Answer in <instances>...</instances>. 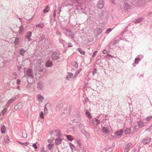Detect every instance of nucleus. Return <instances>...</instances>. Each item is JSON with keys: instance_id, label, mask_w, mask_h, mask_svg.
<instances>
[{"instance_id": "nucleus-20", "label": "nucleus", "mask_w": 152, "mask_h": 152, "mask_svg": "<svg viewBox=\"0 0 152 152\" xmlns=\"http://www.w3.org/2000/svg\"><path fill=\"white\" fill-rule=\"evenodd\" d=\"M100 122L99 120L95 119L93 121V124L94 126H97L100 123Z\"/></svg>"}, {"instance_id": "nucleus-1", "label": "nucleus", "mask_w": 152, "mask_h": 152, "mask_svg": "<svg viewBox=\"0 0 152 152\" xmlns=\"http://www.w3.org/2000/svg\"><path fill=\"white\" fill-rule=\"evenodd\" d=\"M77 3V5L76 6V10H81L84 13H85V10L83 9V5L84 3H85V1L83 2H82L81 1H80L81 3H78L77 2V0H74Z\"/></svg>"}, {"instance_id": "nucleus-19", "label": "nucleus", "mask_w": 152, "mask_h": 152, "mask_svg": "<svg viewBox=\"0 0 152 152\" xmlns=\"http://www.w3.org/2000/svg\"><path fill=\"white\" fill-rule=\"evenodd\" d=\"M54 146V144H49L47 145L48 149L50 151H52Z\"/></svg>"}, {"instance_id": "nucleus-23", "label": "nucleus", "mask_w": 152, "mask_h": 152, "mask_svg": "<svg viewBox=\"0 0 152 152\" xmlns=\"http://www.w3.org/2000/svg\"><path fill=\"white\" fill-rule=\"evenodd\" d=\"M73 74L70 72H69L68 75H67L66 77V78L67 80H69L71 78L72 76H73Z\"/></svg>"}, {"instance_id": "nucleus-25", "label": "nucleus", "mask_w": 152, "mask_h": 152, "mask_svg": "<svg viewBox=\"0 0 152 152\" xmlns=\"http://www.w3.org/2000/svg\"><path fill=\"white\" fill-rule=\"evenodd\" d=\"M67 139L69 141H72L73 140V138L72 136L71 135H66Z\"/></svg>"}, {"instance_id": "nucleus-46", "label": "nucleus", "mask_w": 152, "mask_h": 152, "mask_svg": "<svg viewBox=\"0 0 152 152\" xmlns=\"http://www.w3.org/2000/svg\"><path fill=\"white\" fill-rule=\"evenodd\" d=\"M118 42V40H115L112 43V45H115Z\"/></svg>"}, {"instance_id": "nucleus-22", "label": "nucleus", "mask_w": 152, "mask_h": 152, "mask_svg": "<svg viewBox=\"0 0 152 152\" xmlns=\"http://www.w3.org/2000/svg\"><path fill=\"white\" fill-rule=\"evenodd\" d=\"M36 26L37 27H38L42 29L45 26L43 23H41L36 24Z\"/></svg>"}, {"instance_id": "nucleus-49", "label": "nucleus", "mask_w": 152, "mask_h": 152, "mask_svg": "<svg viewBox=\"0 0 152 152\" xmlns=\"http://www.w3.org/2000/svg\"><path fill=\"white\" fill-rule=\"evenodd\" d=\"M112 29L110 28H109L106 30V33L108 34L109 33L112 31Z\"/></svg>"}, {"instance_id": "nucleus-31", "label": "nucleus", "mask_w": 152, "mask_h": 152, "mask_svg": "<svg viewBox=\"0 0 152 152\" xmlns=\"http://www.w3.org/2000/svg\"><path fill=\"white\" fill-rule=\"evenodd\" d=\"M37 97L39 101H42L44 99L43 97L40 94L38 95Z\"/></svg>"}, {"instance_id": "nucleus-64", "label": "nucleus", "mask_w": 152, "mask_h": 152, "mask_svg": "<svg viewBox=\"0 0 152 152\" xmlns=\"http://www.w3.org/2000/svg\"><path fill=\"white\" fill-rule=\"evenodd\" d=\"M103 53L104 54H106L107 53L106 50L104 49L103 51Z\"/></svg>"}, {"instance_id": "nucleus-30", "label": "nucleus", "mask_w": 152, "mask_h": 152, "mask_svg": "<svg viewBox=\"0 0 152 152\" xmlns=\"http://www.w3.org/2000/svg\"><path fill=\"white\" fill-rule=\"evenodd\" d=\"M55 132L56 134V136H57L58 137L61 136V132L58 129H56L55 130Z\"/></svg>"}, {"instance_id": "nucleus-29", "label": "nucleus", "mask_w": 152, "mask_h": 152, "mask_svg": "<svg viewBox=\"0 0 152 152\" xmlns=\"http://www.w3.org/2000/svg\"><path fill=\"white\" fill-rule=\"evenodd\" d=\"M144 123L142 121H139L138 122V126L140 127H142L144 126Z\"/></svg>"}, {"instance_id": "nucleus-28", "label": "nucleus", "mask_w": 152, "mask_h": 152, "mask_svg": "<svg viewBox=\"0 0 152 152\" xmlns=\"http://www.w3.org/2000/svg\"><path fill=\"white\" fill-rule=\"evenodd\" d=\"M85 113L86 115L89 118H91V114L88 110H86Z\"/></svg>"}, {"instance_id": "nucleus-12", "label": "nucleus", "mask_w": 152, "mask_h": 152, "mask_svg": "<svg viewBox=\"0 0 152 152\" xmlns=\"http://www.w3.org/2000/svg\"><path fill=\"white\" fill-rule=\"evenodd\" d=\"M66 33L69 35L73 39L75 38L74 34L70 30H69L68 29H67Z\"/></svg>"}, {"instance_id": "nucleus-36", "label": "nucleus", "mask_w": 152, "mask_h": 152, "mask_svg": "<svg viewBox=\"0 0 152 152\" xmlns=\"http://www.w3.org/2000/svg\"><path fill=\"white\" fill-rule=\"evenodd\" d=\"M49 10V7L48 6H47L44 9L43 12H48Z\"/></svg>"}, {"instance_id": "nucleus-27", "label": "nucleus", "mask_w": 152, "mask_h": 152, "mask_svg": "<svg viewBox=\"0 0 152 152\" xmlns=\"http://www.w3.org/2000/svg\"><path fill=\"white\" fill-rule=\"evenodd\" d=\"M71 64L72 65L74 66L76 68H77L78 67V64L75 61H74L72 62Z\"/></svg>"}, {"instance_id": "nucleus-50", "label": "nucleus", "mask_w": 152, "mask_h": 152, "mask_svg": "<svg viewBox=\"0 0 152 152\" xmlns=\"http://www.w3.org/2000/svg\"><path fill=\"white\" fill-rule=\"evenodd\" d=\"M151 118H152V115L151 116H150L149 117H147L145 118V120L146 121H150L151 120Z\"/></svg>"}, {"instance_id": "nucleus-40", "label": "nucleus", "mask_w": 152, "mask_h": 152, "mask_svg": "<svg viewBox=\"0 0 152 152\" xmlns=\"http://www.w3.org/2000/svg\"><path fill=\"white\" fill-rule=\"evenodd\" d=\"M88 102H89V99L87 97L84 98V100H83V102L84 105H85Z\"/></svg>"}, {"instance_id": "nucleus-43", "label": "nucleus", "mask_w": 152, "mask_h": 152, "mask_svg": "<svg viewBox=\"0 0 152 152\" xmlns=\"http://www.w3.org/2000/svg\"><path fill=\"white\" fill-rule=\"evenodd\" d=\"M72 150L73 149H75V148L74 145L70 142L69 144Z\"/></svg>"}, {"instance_id": "nucleus-59", "label": "nucleus", "mask_w": 152, "mask_h": 152, "mask_svg": "<svg viewBox=\"0 0 152 152\" xmlns=\"http://www.w3.org/2000/svg\"><path fill=\"white\" fill-rule=\"evenodd\" d=\"M56 34L57 35H60V36L61 35V33L58 31H57L56 32Z\"/></svg>"}, {"instance_id": "nucleus-60", "label": "nucleus", "mask_w": 152, "mask_h": 152, "mask_svg": "<svg viewBox=\"0 0 152 152\" xmlns=\"http://www.w3.org/2000/svg\"><path fill=\"white\" fill-rule=\"evenodd\" d=\"M20 80L19 79H18L17 80V84L18 85H19L20 83Z\"/></svg>"}, {"instance_id": "nucleus-53", "label": "nucleus", "mask_w": 152, "mask_h": 152, "mask_svg": "<svg viewBox=\"0 0 152 152\" xmlns=\"http://www.w3.org/2000/svg\"><path fill=\"white\" fill-rule=\"evenodd\" d=\"M32 146L35 149H37V146L35 143H34L32 145Z\"/></svg>"}, {"instance_id": "nucleus-38", "label": "nucleus", "mask_w": 152, "mask_h": 152, "mask_svg": "<svg viewBox=\"0 0 152 152\" xmlns=\"http://www.w3.org/2000/svg\"><path fill=\"white\" fill-rule=\"evenodd\" d=\"M19 42V38L18 37L15 38V41L14 43L16 45H17L18 44Z\"/></svg>"}, {"instance_id": "nucleus-6", "label": "nucleus", "mask_w": 152, "mask_h": 152, "mask_svg": "<svg viewBox=\"0 0 152 152\" xmlns=\"http://www.w3.org/2000/svg\"><path fill=\"white\" fill-rule=\"evenodd\" d=\"M151 138L148 137H146L142 139V142L144 143V144H148L151 140Z\"/></svg>"}, {"instance_id": "nucleus-61", "label": "nucleus", "mask_w": 152, "mask_h": 152, "mask_svg": "<svg viewBox=\"0 0 152 152\" xmlns=\"http://www.w3.org/2000/svg\"><path fill=\"white\" fill-rule=\"evenodd\" d=\"M77 1L78 3H81L80 1L83 2H84V1H85V0H77Z\"/></svg>"}, {"instance_id": "nucleus-56", "label": "nucleus", "mask_w": 152, "mask_h": 152, "mask_svg": "<svg viewBox=\"0 0 152 152\" xmlns=\"http://www.w3.org/2000/svg\"><path fill=\"white\" fill-rule=\"evenodd\" d=\"M97 52V50H95V51H94V52L93 53V55H92V58H94V57L95 55H96V53Z\"/></svg>"}, {"instance_id": "nucleus-62", "label": "nucleus", "mask_w": 152, "mask_h": 152, "mask_svg": "<svg viewBox=\"0 0 152 152\" xmlns=\"http://www.w3.org/2000/svg\"><path fill=\"white\" fill-rule=\"evenodd\" d=\"M107 57L108 58H113V57L112 55L110 54H107Z\"/></svg>"}, {"instance_id": "nucleus-58", "label": "nucleus", "mask_w": 152, "mask_h": 152, "mask_svg": "<svg viewBox=\"0 0 152 152\" xmlns=\"http://www.w3.org/2000/svg\"><path fill=\"white\" fill-rule=\"evenodd\" d=\"M96 69H95L94 70L92 71V74L93 75H94L95 73H96Z\"/></svg>"}, {"instance_id": "nucleus-37", "label": "nucleus", "mask_w": 152, "mask_h": 152, "mask_svg": "<svg viewBox=\"0 0 152 152\" xmlns=\"http://www.w3.org/2000/svg\"><path fill=\"white\" fill-rule=\"evenodd\" d=\"M22 136L23 138H26L27 137V134L26 131L25 130L22 132Z\"/></svg>"}, {"instance_id": "nucleus-7", "label": "nucleus", "mask_w": 152, "mask_h": 152, "mask_svg": "<svg viewBox=\"0 0 152 152\" xmlns=\"http://www.w3.org/2000/svg\"><path fill=\"white\" fill-rule=\"evenodd\" d=\"M124 9L125 10H127L131 8L132 6L127 3L125 2L123 5Z\"/></svg>"}, {"instance_id": "nucleus-42", "label": "nucleus", "mask_w": 152, "mask_h": 152, "mask_svg": "<svg viewBox=\"0 0 152 152\" xmlns=\"http://www.w3.org/2000/svg\"><path fill=\"white\" fill-rule=\"evenodd\" d=\"M81 69H79L76 72L75 74L74 75V77H73V78H74L77 75L80 73L81 71Z\"/></svg>"}, {"instance_id": "nucleus-3", "label": "nucleus", "mask_w": 152, "mask_h": 152, "mask_svg": "<svg viewBox=\"0 0 152 152\" xmlns=\"http://www.w3.org/2000/svg\"><path fill=\"white\" fill-rule=\"evenodd\" d=\"M26 74L28 77H30L31 78H33L34 75L32 70L31 69H29L27 70Z\"/></svg>"}, {"instance_id": "nucleus-32", "label": "nucleus", "mask_w": 152, "mask_h": 152, "mask_svg": "<svg viewBox=\"0 0 152 152\" xmlns=\"http://www.w3.org/2000/svg\"><path fill=\"white\" fill-rule=\"evenodd\" d=\"M4 141L5 143H9L10 142L8 136L6 137L5 138H4Z\"/></svg>"}, {"instance_id": "nucleus-16", "label": "nucleus", "mask_w": 152, "mask_h": 152, "mask_svg": "<svg viewBox=\"0 0 152 152\" xmlns=\"http://www.w3.org/2000/svg\"><path fill=\"white\" fill-rule=\"evenodd\" d=\"M24 31V29L23 26V25H21L19 27V31L18 33L20 34H22L23 31Z\"/></svg>"}, {"instance_id": "nucleus-2", "label": "nucleus", "mask_w": 152, "mask_h": 152, "mask_svg": "<svg viewBox=\"0 0 152 152\" xmlns=\"http://www.w3.org/2000/svg\"><path fill=\"white\" fill-rule=\"evenodd\" d=\"M60 53L59 52L54 51L53 52L51 55L52 59L54 60H56L60 58Z\"/></svg>"}, {"instance_id": "nucleus-14", "label": "nucleus", "mask_w": 152, "mask_h": 152, "mask_svg": "<svg viewBox=\"0 0 152 152\" xmlns=\"http://www.w3.org/2000/svg\"><path fill=\"white\" fill-rule=\"evenodd\" d=\"M131 129L130 128H126L124 131L125 134L126 135H129L131 134Z\"/></svg>"}, {"instance_id": "nucleus-11", "label": "nucleus", "mask_w": 152, "mask_h": 152, "mask_svg": "<svg viewBox=\"0 0 152 152\" xmlns=\"http://www.w3.org/2000/svg\"><path fill=\"white\" fill-rule=\"evenodd\" d=\"M62 140L60 138L57 137L56 138L55 142V144L57 145H59L61 143Z\"/></svg>"}, {"instance_id": "nucleus-18", "label": "nucleus", "mask_w": 152, "mask_h": 152, "mask_svg": "<svg viewBox=\"0 0 152 152\" xmlns=\"http://www.w3.org/2000/svg\"><path fill=\"white\" fill-rule=\"evenodd\" d=\"M143 19V18L142 17H141L139 18L138 19L135 20L134 22L135 24H137L140 23L142 21V20Z\"/></svg>"}, {"instance_id": "nucleus-8", "label": "nucleus", "mask_w": 152, "mask_h": 152, "mask_svg": "<svg viewBox=\"0 0 152 152\" xmlns=\"http://www.w3.org/2000/svg\"><path fill=\"white\" fill-rule=\"evenodd\" d=\"M27 34L26 35L25 37L26 39H28L29 41H30L31 40V36L32 33L30 31H29L27 33Z\"/></svg>"}, {"instance_id": "nucleus-55", "label": "nucleus", "mask_w": 152, "mask_h": 152, "mask_svg": "<svg viewBox=\"0 0 152 152\" xmlns=\"http://www.w3.org/2000/svg\"><path fill=\"white\" fill-rule=\"evenodd\" d=\"M25 114L27 116H28L29 115V111L28 109L26 110L25 111Z\"/></svg>"}, {"instance_id": "nucleus-17", "label": "nucleus", "mask_w": 152, "mask_h": 152, "mask_svg": "<svg viewBox=\"0 0 152 152\" xmlns=\"http://www.w3.org/2000/svg\"><path fill=\"white\" fill-rule=\"evenodd\" d=\"M124 132V131L122 129H121L118 131H116L115 132V134L117 136L121 135Z\"/></svg>"}, {"instance_id": "nucleus-41", "label": "nucleus", "mask_w": 152, "mask_h": 152, "mask_svg": "<svg viewBox=\"0 0 152 152\" xmlns=\"http://www.w3.org/2000/svg\"><path fill=\"white\" fill-rule=\"evenodd\" d=\"M146 2V0H139V3L142 4H145Z\"/></svg>"}, {"instance_id": "nucleus-5", "label": "nucleus", "mask_w": 152, "mask_h": 152, "mask_svg": "<svg viewBox=\"0 0 152 152\" xmlns=\"http://www.w3.org/2000/svg\"><path fill=\"white\" fill-rule=\"evenodd\" d=\"M104 4L103 0H99L97 4V7L98 8L101 9L103 7Z\"/></svg>"}, {"instance_id": "nucleus-21", "label": "nucleus", "mask_w": 152, "mask_h": 152, "mask_svg": "<svg viewBox=\"0 0 152 152\" xmlns=\"http://www.w3.org/2000/svg\"><path fill=\"white\" fill-rule=\"evenodd\" d=\"M96 34L97 35L101 34L102 32V29L100 28H96Z\"/></svg>"}, {"instance_id": "nucleus-9", "label": "nucleus", "mask_w": 152, "mask_h": 152, "mask_svg": "<svg viewBox=\"0 0 152 152\" xmlns=\"http://www.w3.org/2000/svg\"><path fill=\"white\" fill-rule=\"evenodd\" d=\"M53 65V62L50 60H48L45 63V66L47 67H51Z\"/></svg>"}, {"instance_id": "nucleus-63", "label": "nucleus", "mask_w": 152, "mask_h": 152, "mask_svg": "<svg viewBox=\"0 0 152 152\" xmlns=\"http://www.w3.org/2000/svg\"><path fill=\"white\" fill-rule=\"evenodd\" d=\"M53 132V130H50L49 132L50 134H52Z\"/></svg>"}, {"instance_id": "nucleus-26", "label": "nucleus", "mask_w": 152, "mask_h": 152, "mask_svg": "<svg viewBox=\"0 0 152 152\" xmlns=\"http://www.w3.org/2000/svg\"><path fill=\"white\" fill-rule=\"evenodd\" d=\"M26 51L23 49L21 48L19 51V53L22 56H23L25 53Z\"/></svg>"}, {"instance_id": "nucleus-45", "label": "nucleus", "mask_w": 152, "mask_h": 152, "mask_svg": "<svg viewBox=\"0 0 152 152\" xmlns=\"http://www.w3.org/2000/svg\"><path fill=\"white\" fill-rule=\"evenodd\" d=\"M47 110H48L47 109V107H45L44 111V113L45 115H46L47 114V113H48Z\"/></svg>"}, {"instance_id": "nucleus-24", "label": "nucleus", "mask_w": 152, "mask_h": 152, "mask_svg": "<svg viewBox=\"0 0 152 152\" xmlns=\"http://www.w3.org/2000/svg\"><path fill=\"white\" fill-rule=\"evenodd\" d=\"M5 127L4 125H3L1 127V132L2 134H4L6 132Z\"/></svg>"}, {"instance_id": "nucleus-13", "label": "nucleus", "mask_w": 152, "mask_h": 152, "mask_svg": "<svg viewBox=\"0 0 152 152\" xmlns=\"http://www.w3.org/2000/svg\"><path fill=\"white\" fill-rule=\"evenodd\" d=\"M43 86V83L42 82H39L37 83V88L39 90H41Z\"/></svg>"}, {"instance_id": "nucleus-54", "label": "nucleus", "mask_w": 152, "mask_h": 152, "mask_svg": "<svg viewBox=\"0 0 152 152\" xmlns=\"http://www.w3.org/2000/svg\"><path fill=\"white\" fill-rule=\"evenodd\" d=\"M147 16L150 17H152V12H150L147 13Z\"/></svg>"}, {"instance_id": "nucleus-44", "label": "nucleus", "mask_w": 152, "mask_h": 152, "mask_svg": "<svg viewBox=\"0 0 152 152\" xmlns=\"http://www.w3.org/2000/svg\"><path fill=\"white\" fill-rule=\"evenodd\" d=\"M79 129H83L84 128V125L83 124H80L79 126Z\"/></svg>"}, {"instance_id": "nucleus-4", "label": "nucleus", "mask_w": 152, "mask_h": 152, "mask_svg": "<svg viewBox=\"0 0 152 152\" xmlns=\"http://www.w3.org/2000/svg\"><path fill=\"white\" fill-rule=\"evenodd\" d=\"M17 98L18 97L16 96L15 97L11 98L7 103L6 104V107H9L10 105L14 101H16L17 99Z\"/></svg>"}, {"instance_id": "nucleus-57", "label": "nucleus", "mask_w": 152, "mask_h": 152, "mask_svg": "<svg viewBox=\"0 0 152 152\" xmlns=\"http://www.w3.org/2000/svg\"><path fill=\"white\" fill-rule=\"evenodd\" d=\"M77 142L79 146H81L82 145V144L81 143V141L80 140H77Z\"/></svg>"}, {"instance_id": "nucleus-33", "label": "nucleus", "mask_w": 152, "mask_h": 152, "mask_svg": "<svg viewBox=\"0 0 152 152\" xmlns=\"http://www.w3.org/2000/svg\"><path fill=\"white\" fill-rule=\"evenodd\" d=\"M141 59L140 58H137L135 59L134 63L137 64L139 63V62L141 60Z\"/></svg>"}, {"instance_id": "nucleus-39", "label": "nucleus", "mask_w": 152, "mask_h": 152, "mask_svg": "<svg viewBox=\"0 0 152 152\" xmlns=\"http://www.w3.org/2000/svg\"><path fill=\"white\" fill-rule=\"evenodd\" d=\"M78 50L79 52L82 55H84L85 53V52L84 51L82 50L81 48H79L78 49Z\"/></svg>"}, {"instance_id": "nucleus-15", "label": "nucleus", "mask_w": 152, "mask_h": 152, "mask_svg": "<svg viewBox=\"0 0 152 152\" xmlns=\"http://www.w3.org/2000/svg\"><path fill=\"white\" fill-rule=\"evenodd\" d=\"M102 132L105 134H107L109 132L108 128L105 127H102Z\"/></svg>"}, {"instance_id": "nucleus-35", "label": "nucleus", "mask_w": 152, "mask_h": 152, "mask_svg": "<svg viewBox=\"0 0 152 152\" xmlns=\"http://www.w3.org/2000/svg\"><path fill=\"white\" fill-rule=\"evenodd\" d=\"M129 148V144H128L125 146V148L124 152H128V151Z\"/></svg>"}, {"instance_id": "nucleus-34", "label": "nucleus", "mask_w": 152, "mask_h": 152, "mask_svg": "<svg viewBox=\"0 0 152 152\" xmlns=\"http://www.w3.org/2000/svg\"><path fill=\"white\" fill-rule=\"evenodd\" d=\"M18 142L22 145L27 146L29 144L28 142H20L18 141Z\"/></svg>"}, {"instance_id": "nucleus-51", "label": "nucleus", "mask_w": 152, "mask_h": 152, "mask_svg": "<svg viewBox=\"0 0 152 152\" xmlns=\"http://www.w3.org/2000/svg\"><path fill=\"white\" fill-rule=\"evenodd\" d=\"M51 106V104L49 103H48L45 105V107H50Z\"/></svg>"}, {"instance_id": "nucleus-48", "label": "nucleus", "mask_w": 152, "mask_h": 152, "mask_svg": "<svg viewBox=\"0 0 152 152\" xmlns=\"http://www.w3.org/2000/svg\"><path fill=\"white\" fill-rule=\"evenodd\" d=\"M40 117L42 119H43L44 118V113L42 112H40Z\"/></svg>"}, {"instance_id": "nucleus-47", "label": "nucleus", "mask_w": 152, "mask_h": 152, "mask_svg": "<svg viewBox=\"0 0 152 152\" xmlns=\"http://www.w3.org/2000/svg\"><path fill=\"white\" fill-rule=\"evenodd\" d=\"M59 41L60 43L61 44H64V43L65 42V41L64 40H63L61 38H60L59 39Z\"/></svg>"}, {"instance_id": "nucleus-52", "label": "nucleus", "mask_w": 152, "mask_h": 152, "mask_svg": "<svg viewBox=\"0 0 152 152\" xmlns=\"http://www.w3.org/2000/svg\"><path fill=\"white\" fill-rule=\"evenodd\" d=\"M7 110L6 108H4L2 110V113L3 115L5 114V113L7 111Z\"/></svg>"}, {"instance_id": "nucleus-10", "label": "nucleus", "mask_w": 152, "mask_h": 152, "mask_svg": "<svg viewBox=\"0 0 152 152\" xmlns=\"http://www.w3.org/2000/svg\"><path fill=\"white\" fill-rule=\"evenodd\" d=\"M22 107V105L21 104V103L20 102L15 105L14 109L16 110H18L19 109H21Z\"/></svg>"}]
</instances>
